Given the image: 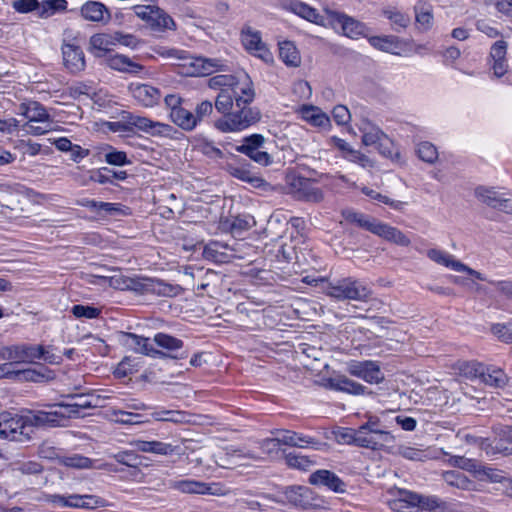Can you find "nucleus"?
Segmentation results:
<instances>
[{
    "instance_id": "nucleus-1",
    "label": "nucleus",
    "mask_w": 512,
    "mask_h": 512,
    "mask_svg": "<svg viewBox=\"0 0 512 512\" xmlns=\"http://www.w3.org/2000/svg\"><path fill=\"white\" fill-rule=\"evenodd\" d=\"M208 86L212 89H219L220 92L215 100V108L218 112H227L242 104H250L255 97L253 83L245 72L237 75H216L208 80Z\"/></svg>"
},
{
    "instance_id": "nucleus-2",
    "label": "nucleus",
    "mask_w": 512,
    "mask_h": 512,
    "mask_svg": "<svg viewBox=\"0 0 512 512\" xmlns=\"http://www.w3.org/2000/svg\"><path fill=\"white\" fill-rule=\"evenodd\" d=\"M237 108L236 111L229 109L227 112H220L223 117L214 122L215 128L223 133L237 132L260 121L261 113L257 108L249 107V104H242Z\"/></svg>"
},
{
    "instance_id": "nucleus-3",
    "label": "nucleus",
    "mask_w": 512,
    "mask_h": 512,
    "mask_svg": "<svg viewBox=\"0 0 512 512\" xmlns=\"http://www.w3.org/2000/svg\"><path fill=\"white\" fill-rule=\"evenodd\" d=\"M324 293L337 300L366 301L371 296V290L360 281L351 277L326 281Z\"/></svg>"
},
{
    "instance_id": "nucleus-4",
    "label": "nucleus",
    "mask_w": 512,
    "mask_h": 512,
    "mask_svg": "<svg viewBox=\"0 0 512 512\" xmlns=\"http://www.w3.org/2000/svg\"><path fill=\"white\" fill-rule=\"evenodd\" d=\"M324 12L327 15V27L337 30L339 26L341 33L350 39L368 36L369 29L363 22L347 14L328 8H326Z\"/></svg>"
},
{
    "instance_id": "nucleus-5",
    "label": "nucleus",
    "mask_w": 512,
    "mask_h": 512,
    "mask_svg": "<svg viewBox=\"0 0 512 512\" xmlns=\"http://www.w3.org/2000/svg\"><path fill=\"white\" fill-rule=\"evenodd\" d=\"M0 438L20 443L31 441V431L27 429L25 415L0 413Z\"/></svg>"
},
{
    "instance_id": "nucleus-6",
    "label": "nucleus",
    "mask_w": 512,
    "mask_h": 512,
    "mask_svg": "<svg viewBox=\"0 0 512 512\" xmlns=\"http://www.w3.org/2000/svg\"><path fill=\"white\" fill-rule=\"evenodd\" d=\"M56 409L52 411H28L25 415L27 429L31 431V440L36 428L64 426L68 420L62 404L55 405Z\"/></svg>"
},
{
    "instance_id": "nucleus-7",
    "label": "nucleus",
    "mask_w": 512,
    "mask_h": 512,
    "mask_svg": "<svg viewBox=\"0 0 512 512\" xmlns=\"http://www.w3.org/2000/svg\"><path fill=\"white\" fill-rule=\"evenodd\" d=\"M117 43L125 46H134L136 39L131 34H123L121 32L98 33L90 38L91 50L98 58L107 56L110 48Z\"/></svg>"
},
{
    "instance_id": "nucleus-8",
    "label": "nucleus",
    "mask_w": 512,
    "mask_h": 512,
    "mask_svg": "<svg viewBox=\"0 0 512 512\" xmlns=\"http://www.w3.org/2000/svg\"><path fill=\"white\" fill-rule=\"evenodd\" d=\"M43 355L42 345H12L0 348V358L9 360L11 363H34L36 359H41Z\"/></svg>"
},
{
    "instance_id": "nucleus-9",
    "label": "nucleus",
    "mask_w": 512,
    "mask_h": 512,
    "mask_svg": "<svg viewBox=\"0 0 512 512\" xmlns=\"http://www.w3.org/2000/svg\"><path fill=\"white\" fill-rule=\"evenodd\" d=\"M171 56L176 57L181 62L179 66L185 68V74L190 76H204L211 74L218 67L216 61L202 57H193L185 51L172 50Z\"/></svg>"
},
{
    "instance_id": "nucleus-10",
    "label": "nucleus",
    "mask_w": 512,
    "mask_h": 512,
    "mask_svg": "<svg viewBox=\"0 0 512 512\" xmlns=\"http://www.w3.org/2000/svg\"><path fill=\"white\" fill-rule=\"evenodd\" d=\"M128 290L137 293H153L158 296H175L178 291V286L164 283L161 280L147 278V277H130Z\"/></svg>"
},
{
    "instance_id": "nucleus-11",
    "label": "nucleus",
    "mask_w": 512,
    "mask_h": 512,
    "mask_svg": "<svg viewBox=\"0 0 512 512\" xmlns=\"http://www.w3.org/2000/svg\"><path fill=\"white\" fill-rule=\"evenodd\" d=\"M134 12L154 30L174 29L173 19L162 9L152 5H136Z\"/></svg>"
},
{
    "instance_id": "nucleus-12",
    "label": "nucleus",
    "mask_w": 512,
    "mask_h": 512,
    "mask_svg": "<svg viewBox=\"0 0 512 512\" xmlns=\"http://www.w3.org/2000/svg\"><path fill=\"white\" fill-rule=\"evenodd\" d=\"M394 436L387 430H371L364 426L357 429L356 446L372 450L382 449L394 442Z\"/></svg>"
},
{
    "instance_id": "nucleus-13",
    "label": "nucleus",
    "mask_w": 512,
    "mask_h": 512,
    "mask_svg": "<svg viewBox=\"0 0 512 512\" xmlns=\"http://www.w3.org/2000/svg\"><path fill=\"white\" fill-rule=\"evenodd\" d=\"M52 502L60 507H72L90 510L110 506V504L104 498L97 495L73 494L67 497L55 495L53 496Z\"/></svg>"
},
{
    "instance_id": "nucleus-14",
    "label": "nucleus",
    "mask_w": 512,
    "mask_h": 512,
    "mask_svg": "<svg viewBox=\"0 0 512 512\" xmlns=\"http://www.w3.org/2000/svg\"><path fill=\"white\" fill-rule=\"evenodd\" d=\"M362 132V143L365 146H376L378 151L385 156H392V142L377 126L367 120L362 121L360 126Z\"/></svg>"
},
{
    "instance_id": "nucleus-15",
    "label": "nucleus",
    "mask_w": 512,
    "mask_h": 512,
    "mask_svg": "<svg viewBox=\"0 0 512 512\" xmlns=\"http://www.w3.org/2000/svg\"><path fill=\"white\" fill-rule=\"evenodd\" d=\"M284 494L287 501L296 508L307 510L322 507V500L308 487L290 486L286 488Z\"/></svg>"
},
{
    "instance_id": "nucleus-16",
    "label": "nucleus",
    "mask_w": 512,
    "mask_h": 512,
    "mask_svg": "<svg viewBox=\"0 0 512 512\" xmlns=\"http://www.w3.org/2000/svg\"><path fill=\"white\" fill-rule=\"evenodd\" d=\"M170 487L187 494H210L217 496H223L227 494V490L219 484H207L191 479L171 481Z\"/></svg>"
},
{
    "instance_id": "nucleus-17",
    "label": "nucleus",
    "mask_w": 512,
    "mask_h": 512,
    "mask_svg": "<svg viewBox=\"0 0 512 512\" xmlns=\"http://www.w3.org/2000/svg\"><path fill=\"white\" fill-rule=\"evenodd\" d=\"M427 256L430 260L433 262L449 267L457 272H465L471 277H473L476 280L480 281H487L486 277H484L483 274L480 272L470 268L469 266L465 265L461 261L455 259L452 255L439 250V249H429L427 251Z\"/></svg>"
},
{
    "instance_id": "nucleus-18",
    "label": "nucleus",
    "mask_w": 512,
    "mask_h": 512,
    "mask_svg": "<svg viewBox=\"0 0 512 512\" xmlns=\"http://www.w3.org/2000/svg\"><path fill=\"white\" fill-rule=\"evenodd\" d=\"M289 191L298 200L318 203L323 200L321 189L316 187L309 179L294 177L289 183Z\"/></svg>"
},
{
    "instance_id": "nucleus-19",
    "label": "nucleus",
    "mask_w": 512,
    "mask_h": 512,
    "mask_svg": "<svg viewBox=\"0 0 512 512\" xmlns=\"http://www.w3.org/2000/svg\"><path fill=\"white\" fill-rule=\"evenodd\" d=\"M472 371L475 377H478L485 385L494 388H504L509 378L506 373L495 366H485L481 363L472 364Z\"/></svg>"
},
{
    "instance_id": "nucleus-20",
    "label": "nucleus",
    "mask_w": 512,
    "mask_h": 512,
    "mask_svg": "<svg viewBox=\"0 0 512 512\" xmlns=\"http://www.w3.org/2000/svg\"><path fill=\"white\" fill-rule=\"evenodd\" d=\"M347 371L368 383H380L384 379L380 367L372 361H351L348 364Z\"/></svg>"
},
{
    "instance_id": "nucleus-21",
    "label": "nucleus",
    "mask_w": 512,
    "mask_h": 512,
    "mask_svg": "<svg viewBox=\"0 0 512 512\" xmlns=\"http://www.w3.org/2000/svg\"><path fill=\"white\" fill-rule=\"evenodd\" d=\"M62 55L65 67L71 73H78L84 70L86 62L82 49L71 43L62 45Z\"/></svg>"
},
{
    "instance_id": "nucleus-22",
    "label": "nucleus",
    "mask_w": 512,
    "mask_h": 512,
    "mask_svg": "<svg viewBox=\"0 0 512 512\" xmlns=\"http://www.w3.org/2000/svg\"><path fill=\"white\" fill-rule=\"evenodd\" d=\"M129 90L133 98L144 107H153L158 104L161 92L148 84H131Z\"/></svg>"
},
{
    "instance_id": "nucleus-23",
    "label": "nucleus",
    "mask_w": 512,
    "mask_h": 512,
    "mask_svg": "<svg viewBox=\"0 0 512 512\" xmlns=\"http://www.w3.org/2000/svg\"><path fill=\"white\" fill-rule=\"evenodd\" d=\"M312 485L325 486L335 493H345L346 484L333 472L329 470H317L309 477Z\"/></svg>"
},
{
    "instance_id": "nucleus-24",
    "label": "nucleus",
    "mask_w": 512,
    "mask_h": 512,
    "mask_svg": "<svg viewBox=\"0 0 512 512\" xmlns=\"http://www.w3.org/2000/svg\"><path fill=\"white\" fill-rule=\"evenodd\" d=\"M476 198L483 204L500 210L509 208V199L494 188L479 186L475 189Z\"/></svg>"
},
{
    "instance_id": "nucleus-25",
    "label": "nucleus",
    "mask_w": 512,
    "mask_h": 512,
    "mask_svg": "<svg viewBox=\"0 0 512 512\" xmlns=\"http://www.w3.org/2000/svg\"><path fill=\"white\" fill-rule=\"evenodd\" d=\"M80 14L86 21L107 23L111 19L109 9L101 2L87 1L80 8Z\"/></svg>"
},
{
    "instance_id": "nucleus-26",
    "label": "nucleus",
    "mask_w": 512,
    "mask_h": 512,
    "mask_svg": "<svg viewBox=\"0 0 512 512\" xmlns=\"http://www.w3.org/2000/svg\"><path fill=\"white\" fill-rule=\"evenodd\" d=\"M297 113L314 127L327 128L330 126L329 116L317 106L304 104L298 108Z\"/></svg>"
},
{
    "instance_id": "nucleus-27",
    "label": "nucleus",
    "mask_w": 512,
    "mask_h": 512,
    "mask_svg": "<svg viewBox=\"0 0 512 512\" xmlns=\"http://www.w3.org/2000/svg\"><path fill=\"white\" fill-rule=\"evenodd\" d=\"M272 434L275 435L276 441L279 445L304 448L309 445L317 444V441L314 438L302 436L290 430L278 429L273 431Z\"/></svg>"
},
{
    "instance_id": "nucleus-28",
    "label": "nucleus",
    "mask_w": 512,
    "mask_h": 512,
    "mask_svg": "<svg viewBox=\"0 0 512 512\" xmlns=\"http://www.w3.org/2000/svg\"><path fill=\"white\" fill-rule=\"evenodd\" d=\"M103 61L109 68L119 72L137 74L143 70L142 65L121 54H108L103 57Z\"/></svg>"
},
{
    "instance_id": "nucleus-29",
    "label": "nucleus",
    "mask_w": 512,
    "mask_h": 512,
    "mask_svg": "<svg viewBox=\"0 0 512 512\" xmlns=\"http://www.w3.org/2000/svg\"><path fill=\"white\" fill-rule=\"evenodd\" d=\"M289 9L294 14L306 19L309 22L314 24L327 27V15H320L317 10L308 4L295 0L291 1L289 4Z\"/></svg>"
},
{
    "instance_id": "nucleus-30",
    "label": "nucleus",
    "mask_w": 512,
    "mask_h": 512,
    "mask_svg": "<svg viewBox=\"0 0 512 512\" xmlns=\"http://www.w3.org/2000/svg\"><path fill=\"white\" fill-rule=\"evenodd\" d=\"M242 42L245 48L254 55L265 60L270 56L269 51L261 40L259 32L252 31L250 28L243 30Z\"/></svg>"
},
{
    "instance_id": "nucleus-31",
    "label": "nucleus",
    "mask_w": 512,
    "mask_h": 512,
    "mask_svg": "<svg viewBox=\"0 0 512 512\" xmlns=\"http://www.w3.org/2000/svg\"><path fill=\"white\" fill-rule=\"evenodd\" d=\"M86 280L90 284H107L115 289L128 290L130 277L120 274L117 270L112 275L87 274Z\"/></svg>"
},
{
    "instance_id": "nucleus-32",
    "label": "nucleus",
    "mask_w": 512,
    "mask_h": 512,
    "mask_svg": "<svg viewBox=\"0 0 512 512\" xmlns=\"http://www.w3.org/2000/svg\"><path fill=\"white\" fill-rule=\"evenodd\" d=\"M76 401L73 403H61L65 410V415L69 418H75L79 414L80 409L95 408L99 405L100 396H96L94 399H89L88 395H70L69 396Z\"/></svg>"
},
{
    "instance_id": "nucleus-33",
    "label": "nucleus",
    "mask_w": 512,
    "mask_h": 512,
    "mask_svg": "<svg viewBox=\"0 0 512 512\" xmlns=\"http://www.w3.org/2000/svg\"><path fill=\"white\" fill-rule=\"evenodd\" d=\"M374 234L398 246L408 247L411 244V240L401 230L380 221Z\"/></svg>"
},
{
    "instance_id": "nucleus-34",
    "label": "nucleus",
    "mask_w": 512,
    "mask_h": 512,
    "mask_svg": "<svg viewBox=\"0 0 512 512\" xmlns=\"http://www.w3.org/2000/svg\"><path fill=\"white\" fill-rule=\"evenodd\" d=\"M328 384L332 389L348 392L351 394H363L365 392V387L346 376H336L333 378H330L328 380Z\"/></svg>"
},
{
    "instance_id": "nucleus-35",
    "label": "nucleus",
    "mask_w": 512,
    "mask_h": 512,
    "mask_svg": "<svg viewBox=\"0 0 512 512\" xmlns=\"http://www.w3.org/2000/svg\"><path fill=\"white\" fill-rule=\"evenodd\" d=\"M442 478L451 487L465 491L475 490L474 482L458 471H445L442 474Z\"/></svg>"
},
{
    "instance_id": "nucleus-36",
    "label": "nucleus",
    "mask_w": 512,
    "mask_h": 512,
    "mask_svg": "<svg viewBox=\"0 0 512 512\" xmlns=\"http://www.w3.org/2000/svg\"><path fill=\"white\" fill-rule=\"evenodd\" d=\"M126 344L133 348L135 352L144 355L155 356L161 354L158 350L154 349L149 343V338L141 337L133 333H126Z\"/></svg>"
},
{
    "instance_id": "nucleus-37",
    "label": "nucleus",
    "mask_w": 512,
    "mask_h": 512,
    "mask_svg": "<svg viewBox=\"0 0 512 512\" xmlns=\"http://www.w3.org/2000/svg\"><path fill=\"white\" fill-rule=\"evenodd\" d=\"M369 44L383 52L397 54L396 49L400 48V40L393 35L371 36L368 38Z\"/></svg>"
},
{
    "instance_id": "nucleus-38",
    "label": "nucleus",
    "mask_w": 512,
    "mask_h": 512,
    "mask_svg": "<svg viewBox=\"0 0 512 512\" xmlns=\"http://www.w3.org/2000/svg\"><path fill=\"white\" fill-rule=\"evenodd\" d=\"M279 56L287 66L298 67L301 64L300 53L291 41L279 43Z\"/></svg>"
},
{
    "instance_id": "nucleus-39",
    "label": "nucleus",
    "mask_w": 512,
    "mask_h": 512,
    "mask_svg": "<svg viewBox=\"0 0 512 512\" xmlns=\"http://www.w3.org/2000/svg\"><path fill=\"white\" fill-rule=\"evenodd\" d=\"M22 114L28 120L27 122H40L46 123L49 120V115L45 108L38 102H30L21 105Z\"/></svg>"
},
{
    "instance_id": "nucleus-40",
    "label": "nucleus",
    "mask_w": 512,
    "mask_h": 512,
    "mask_svg": "<svg viewBox=\"0 0 512 512\" xmlns=\"http://www.w3.org/2000/svg\"><path fill=\"white\" fill-rule=\"evenodd\" d=\"M134 445L138 451L145 453L169 455L174 452V447L171 444L160 441H137Z\"/></svg>"
},
{
    "instance_id": "nucleus-41",
    "label": "nucleus",
    "mask_w": 512,
    "mask_h": 512,
    "mask_svg": "<svg viewBox=\"0 0 512 512\" xmlns=\"http://www.w3.org/2000/svg\"><path fill=\"white\" fill-rule=\"evenodd\" d=\"M415 19L418 28L422 31H427L433 24V10L429 4L418 3L414 7Z\"/></svg>"
},
{
    "instance_id": "nucleus-42",
    "label": "nucleus",
    "mask_w": 512,
    "mask_h": 512,
    "mask_svg": "<svg viewBox=\"0 0 512 512\" xmlns=\"http://www.w3.org/2000/svg\"><path fill=\"white\" fill-rule=\"evenodd\" d=\"M170 118L174 124L183 130L191 131L196 127L194 114L185 108L170 112Z\"/></svg>"
},
{
    "instance_id": "nucleus-43",
    "label": "nucleus",
    "mask_w": 512,
    "mask_h": 512,
    "mask_svg": "<svg viewBox=\"0 0 512 512\" xmlns=\"http://www.w3.org/2000/svg\"><path fill=\"white\" fill-rule=\"evenodd\" d=\"M111 415L114 422L125 425H139L150 421L141 414L124 410H113Z\"/></svg>"
},
{
    "instance_id": "nucleus-44",
    "label": "nucleus",
    "mask_w": 512,
    "mask_h": 512,
    "mask_svg": "<svg viewBox=\"0 0 512 512\" xmlns=\"http://www.w3.org/2000/svg\"><path fill=\"white\" fill-rule=\"evenodd\" d=\"M124 117L128 119V124L131 126V132L134 130V128H137L143 132H149L152 128L162 126V124L159 122H154L149 118L132 114L130 112H124Z\"/></svg>"
},
{
    "instance_id": "nucleus-45",
    "label": "nucleus",
    "mask_w": 512,
    "mask_h": 512,
    "mask_svg": "<svg viewBox=\"0 0 512 512\" xmlns=\"http://www.w3.org/2000/svg\"><path fill=\"white\" fill-rule=\"evenodd\" d=\"M474 475L480 481H489L492 483H501L505 480V475L502 471L479 464H477L474 470Z\"/></svg>"
},
{
    "instance_id": "nucleus-46",
    "label": "nucleus",
    "mask_w": 512,
    "mask_h": 512,
    "mask_svg": "<svg viewBox=\"0 0 512 512\" xmlns=\"http://www.w3.org/2000/svg\"><path fill=\"white\" fill-rule=\"evenodd\" d=\"M383 15L389 19L392 23V29L400 31L405 29L410 24V17L407 14L402 13L396 8H387L383 10Z\"/></svg>"
},
{
    "instance_id": "nucleus-47",
    "label": "nucleus",
    "mask_w": 512,
    "mask_h": 512,
    "mask_svg": "<svg viewBox=\"0 0 512 512\" xmlns=\"http://www.w3.org/2000/svg\"><path fill=\"white\" fill-rule=\"evenodd\" d=\"M407 497L413 506H419L426 510H434L441 505V501L435 496H424L414 492H407Z\"/></svg>"
},
{
    "instance_id": "nucleus-48",
    "label": "nucleus",
    "mask_w": 512,
    "mask_h": 512,
    "mask_svg": "<svg viewBox=\"0 0 512 512\" xmlns=\"http://www.w3.org/2000/svg\"><path fill=\"white\" fill-rule=\"evenodd\" d=\"M60 463L66 467L76 469H90L93 467V460L79 454L64 456L60 459Z\"/></svg>"
},
{
    "instance_id": "nucleus-49",
    "label": "nucleus",
    "mask_w": 512,
    "mask_h": 512,
    "mask_svg": "<svg viewBox=\"0 0 512 512\" xmlns=\"http://www.w3.org/2000/svg\"><path fill=\"white\" fill-rule=\"evenodd\" d=\"M226 247V245L217 241L210 242L204 247L203 256L208 260L224 262L227 258V255L222 252L221 249Z\"/></svg>"
},
{
    "instance_id": "nucleus-50",
    "label": "nucleus",
    "mask_w": 512,
    "mask_h": 512,
    "mask_svg": "<svg viewBox=\"0 0 512 512\" xmlns=\"http://www.w3.org/2000/svg\"><path fill=\"white\" fill-rule=\"evenodd\" d=\"M151 415L156 421H168L173 423H184L187 421L186 414L178 410L161 409L154 411Z\"/></svg>"
},
{
    "instance_id": "nucleus-51",
    "label": "nucleus",
    "mask_w": 512,
    "mask_h": 512,
    "mask_svg": "<svg viewBox=\"0 0 512 512\" xmlns=\"http://www.w3.org/2000/svg\"><path fill=\"white\" fill-rule=\"evenodd\" d=\"M491 333L501 342H512V319L505 323H494L490 328Z\"/></svg>"
},
{
    "instance_id": "nucleus-52",
    "label": "nucleus",
    "mask_w": 512,
    "mask_h": 512,
    "mask_svg": "<svg viewBox=\"0 0 512 512\" xmlns=\"http://www.w3.org/2000/svg\"><path fill=\"white\" fill-rule=\"evenodd\" d=\"M229 172L232 176H234L242 181L251 183L255 187L260 186L263 182L262 178L254 175L253 173H251V171H249L243 167H236V166L230 165Z\"/></svg>"
},
{
    "instance_id": "nucleus-53",
    "label": "nucleus",
    "mask_w": 512,
    "mask_h": 512,
    "mask_svg": "<svg viewBox=\"0 0 512 512\" xmlns=\"http://www.w3.org/2000/svg\"><path fill=\"white\" fill-rule=\"evenodd\" d=\"M154 341L158 346L171 351L180 349L183 345V342L180 339L164 333L156 334Z\"/></svg>"
},
{
    "instance_id": "nucleus-54",
    "label": "nucleus",
    "mask_w": 512,
    "mask_h": 512,
    "mask_svg": "<svg viewBox=\"0 0 512 512\" xmlns=\"http://www.w3.org/2000/svg\"><path fill=\"white\" fill-rule=\"evenodd\" d=\"M362 192L365 195H367L368 197H370L371 199L377 200V201L382 202L384 204H387V205L391 206L395 210H402L404 208V206H405L404 202L391 200L389 197H387L385 195H382L381 193L376 192V191H374L372 189H369L367 187H364L362 189Z\"/></svg>"
},
{
    "instance_id": "nucleus-55",
    "label": "nucleus",
    "mask_w": 512,
    "mask_h": 512,
    "mask_svg": "<svg viewBox=\"0 0 512 512\" xmlns=\"http://www.w3.org/2000/svg\"><path fill=\"white\" fill-rule=\"evenodd\" d=\"M226 456L228 458L224 460L223 458L218 459L217 456L215 455V463L222 468H228L229 465L232 464V462L230 461V458H239V459L248 458V459H253V460L258 459V457L256 455H254L253 453H251L250 451L244 452L241 449L233 450L232 452L228 451L226 453Z\"/></svg>"
},
{
    "instance_id": "nucleus-56",
    "label": "nucleus",
    "mask_w": 512,
    "mask_h": 512,
    "mask_svg": "<svg viewBox=\"0 0 512 512\" xmlns=\"http://www.w3.org/2000/svg\"><path fill=\"white\" fill-rule=\"evenodd\" d=\"M417 154L421 160L430 164L434 163L438 158L435 146L429 142L420 143L417 148Z\"/></svg>"
},
{
    "instance_id": "nucleus-57",
    "label": "nucleus",
    "mask_w": 512,
    "mask_h": 512,
    "mask_svg": "<svg viewBox=\"0 0 512 512\" xmlns=\"http://www.w3.org/2000/svg\"><path fill=\"white\" fill-rule=\"evenodd\" d=\"M286 464L289 467L300 469V470H307L313 465V461L310 460L307 456L303 455H297L293 453H289L285 457Z\"/></svg>"
},
{
    "instance_id": "nucleus-58",
    "label": "nucleus",
    "mask_w": 512,
    "mask_h": 512,
    "mask_svg": "<svg viewBox=\"0 0 512 512\" xmlns=\"http://www.w3.org/2000/svg\"><path fill=\"white\" fill-rule=\"evenodd\" d=\"M71 312L76 318L95 319L100 315L101 310L93 306L78 304L72 307Z\"/></svg>"
},
{
    "instance_id": "nucleus-59",
    "label": "nucleus",
    "mask_w": 512,
    "mask_h": 512,
    "mask_svg": "<svg viewBox=\"0 0 512 512\" xmlns=\"http://www.w3.org/2000/svg\"><path fill=\"white\" fill-rule=\"evenodd\" d=\"M255 225V220L250 215H238L231 222V231L239 233L248 230Z\"/></svg>"
},
{
    "instance_id": "nucleus-60",
    "label": "nucleus",
    "mask_w": 512,
    "mask_h": 512,
    "mask_svg": "<svg viewBox=\"0 0 512 512\" xmlns=\"http://www.w3.org/2000/svg\"><path fill=\"white\" fill-rule=\"evenodd\" d=\"M113 458L120 464L126 465L128 467H137L139 465V456L134 451H121L115 455Z\"/></svg>"
},
{
    "instance_id": "nucleus-61",
    "label": "nucleus",
    "mask_w": 512,
    "mask_h": 512,
    "mask_svg": "<svg viewBox=\"0 0 512 512\" xmlns=\"http://www.w3.org/2000/svg\"><path fill=\"white\" fill-rule=\"evenodd\" d=\"M448 464L469 472L474 473L477 463L474 460L465 458L463 456H451L447 460Z\"/></svg>"
},
{
    "instance_id": "nucleus-62",
    "label": "nucleus",
    "mask_w": 512,
    "mask_h": 512,
    "mask_svg": "<svg viewBox=\"0 0 512 512\" xmlns=\"http://www.w3.org/2000/svg\"><path fill=\"white\" fill-rule=\"evenodd\" d=\"M334 434L338 443L356 445L357 430L351 428H341L335 431Z\"/></svg>"
},
{
    "instance_id": "nucleus-63",
    "label": "nucleus",
    "mask_w": 512,
    "mask_h": 512,
    "mask_svg": "<svg viewBox=\"0 0 512 512\" xmlns=\"http://www.w3.org/2000/svg\"><path fill=\"white\" fill-rule=\"evenodd\" d=\"M408 491H400V497L390 502V508L396 512H409L408 509L413 506L408 497Z\"/></svg>"
},
{
    "instance_id": "nucleus-64",
    "label": "nucleus",
    "mask_w": 512,
    "mask_h": 512,
    "mask_svg": "<svg viewBox=\"0 0 512 512\" xmlns=\"http://www.w3.org/2000/svg\"><path fill=\"white\" fill-rule=\"evenodd\" d=\"M105 161L110 165L123 166L129 164L127 154L123 151H110L105 154Z\"/></svg>"
}]
</instances>
